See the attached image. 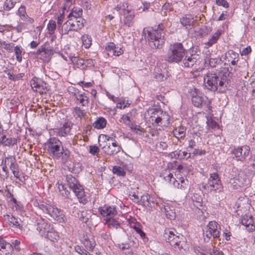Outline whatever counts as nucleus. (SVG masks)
<instances>
[{"label": "nucleus", "instance_id": "f257e3e1", "mask_svg": "<svg viewBox=\"0 0 255 255\" xmlns=\"http://www.w3.org/2000/svg\"><path fill=\"white\" fill-rule=\"evenodd\" d=\"M228 77L223 71H208L204 76V85L211 91L224 93L227 89Z\"/></svg>", "mask_w": 255, "mask_h": 255}, {"label": "nucleus", "instance_id": "f03ea898", "mask_svg": "<svg viewBox=\"0 0 255 255\" xmlns=\"http://www.w3.org/2000/svg\"><path fill=\"white\" fill-rule=\"evenodd\" d=\"M142 33L153 49L160 48L165 42L164 26L162 23L154 27L143 28Z\"/></svg>", "mask_w": 255, "mask_h": 255}, {"label": "nucleus", "instance_id": "7ed1b4c3", "mask_svg": "<svg viewBox=\"0 0 255 255\" xmlns=\"http://www.w3.org/2000/svg\"><path fill=\"white\" fill-rule=\"evenodd\" d=\"M149 121L154 127H168L170 124V117L160 108H149L145 113Z\"/></svg>", "mask_w": 255, "mask_h": 255}, {"label": "nucleus", "instance_id": "20e7f679", "mask_svg": "<svg viewBox=\"0 0 255 255\" xmlns=\"http://www.w3.org/2000/svg\"><path fill=\"white\" fill-rule=\"evenodd\" d=\"M38 207L45 215L46 218L51 217L54 221L59 223L65 222V215L63 214V211L56 206L42 202L38 204Z\"/></svg>", "mask_w": 255, "mask_h": 255}, {"label": "nucleus", "instance_id": "39448f33", "mask_svg": "<svg viewBox=\"0 0 255 255\" xmlns=\"http://www.w3.org/2000/svg\"><path fill=\"white\" fill-rule=\"evenodd\" d=\"M65 180L67 185L75 193L79 202L83 204L87 203L88 200L85 194L84 189L76 178L72 175L68 174L65 176Z\"/></svg>", "mask_w": 255, "mask_h": 255}, {"label": "nucleus", "instance_id": "423d86ee", "mask_svg": "<svg viewBox=\"0 0 255 255\" xmlns=\"http://www.w3.org/2000/svg\"><path fill=\"white\" fill-rule=\"evenodd\" d=\"M186 51L181 43H175L170 46L166 60L171 63H178L181 61Z\"/></svg>", "mask_w": 255, "mask_h": 255}, {"label": "nucleus", "instance_id": "0eeeda50", "mask_svg": "<svg viewBox=\"0 0 255 255\" xmlns=\"http://www.w3.org/2000/svg\"><path fill=\"white\" fill-rule=\"evenodd\" d=\"M163 179L170 184L172 185L175 188L179 189L182 191H185L187 189L189 185L188 180L184 177H177L175 178L173 174L168 170H165L160 175Z\"/></svg>", "mask_w": 255, "mask_h": 255}, {"label": "nucleus", "instance_id": "6e6552de", "mask_svg": "<svg viewBox=\"0 0 255 255\" xmlns=\"http://www.w3.org/2000/svg\"><path fill=\"white\" fill-rule=\"evenodd\" d=\"M191 102L193 105L197 108L204 107L209 111L212 110L211 102L206 96H203L197 89L192 90L190 94Z\"/></svg>", "mask_w": 255, "mask_h": 255}, {"label": "nucleus", "instance_id": "1a4fd4ad", "mask_svg": "<svg viewBox=\"0 0 255 255\" xmlns=\"http://www.w3.org/2000/svg\"><path fill=\"white\" fill-rule=\"evenodd\" d=\"M47 151L54 159H59L62 157L63 147L61 141L56 137L50 138L47 142Z\"/></svg>", "mask_w": 255, "mask_h": 255}, {"label": "nucleus", "instance_id": "9d476101", "mask_svg": "<svg viewBox=\"0 0 255 255\" xmlns=\"http://www.w3.org/2000/svg\"><path fill=\"white\" fill-rule=\"evenodd\" d=\"M220 226L215 221L210 222L203 230L205 242H208L211 237L218 238L220 235Z\"/></svg>", "mask_w": 255, "mask_h": 255}, {"label": "nucleus", "instance_id": "9b49d317", "mask_svg": "<svg viewBox=\"0 0 255 255\" xmlns=\"http://www.w3.org/2000/svg\"><path fill=\"white\" fill-rule=\"evenodd\" d=\"M230 149L233 158L242 162L246 160L250 153V147L247 145L241 146H234L230 147Z\"/></svg>", "mask_w": 255, "mask_h": 255}, {"label": "nucleus", "instance_id": "f8f14e48", "mask_svg": "<svg viewBox=\"0 0 255 255\" xmlns=\"http://www.w3.org/2000/svg\"><path fill=\"white\" fill-rule=\"evenodd\" d=\"M203 188L208 192L215 191L218 190L221 192L223 187L218 174L217 173L210 174L208 182L203 186Z\"/></svg>", "mask_w": 255, "mask_h": 255}, {"label": "nucleus", "instance_id": "ddd939ff", "mask_svg": "<svg viewBox=\"0 0 255 255\" xmlns=\"http://www.w3.org/2000/svg\"><path fill=\"white\" fill-rule=\"evenodd\" d=\"M229 184L233 189H238L247 186L249 184V180L244 171H240L238 175L230 178Z\"/></svg>", "mask_w": 255, "mask_h": 255}, {"label": "nucleus", "instance_id": "4468645a", "mask_svg": "<svg viewBox=\"0 0 255 255\" xmlns=\"http://www.w3.org/2000/svg\"><path fill=\"white\" fill-rule=\"evenodd\" d=\"M200 56L196 53H191L186 51L181 61V66L184 68H192L199 63Z\"/></svg>", "mask_w": 255, "mask_h": 255}, {"label": "nucleus", "instance_id": "2eb2a0df", "mask_svg": "<svg viewBox=\"0 0 255 255\" xmlns=\"http://www.w3.org/2000/svg\"><path fill=\"white\" fill-rule=\"evenodd\" d=\"M30 83L31 88L34 91L39 92L40 94L46 93L48 85L40 79L33 77Z\"/></svg>", "mask_w": 255, "mask_h": 255}, {"label": "nucleus", "instance_id": "dca6fc26", "mask_svg": "<svg viewBox=\"0 0 255 255\" xmlns=\"http://www.w3.org/2000/svg\"><path fill=\"white\" fill-rule=\"evenodd\" d=\"M4 162L5 164L9 165V169L13 173L14 177L22 181L21 179L19 178V165L16 162L15 157L12 156L6 157L4 159Z\"/></svg>", "mask_w": 255, "mask_h": 255}, {"label": "nucleus", "instance_id": "f3484780", "mask_svg": "<svg viewBox=\"0 0 255 255\" xmlns=\"http://www.w3.org/2000/svg\"><path fill=\"white\" fill-rule=\"evenodd\" d=\"M164 237L173 249L175 246H177L178 243L181 241L183 239V237H180L175 235L173 232L169 230H166L164 234Z\"/></svg>", "mask_w": 255, "mask_h": 255}, {"label": "nucleus", "instance_id": "a211bd4d", "mask_svg": "<svg viewBox=\"0 0 255 255\" xmlns=\"http://www.w3.org/2000/svg\"><path fill=\"white\" fill-rule=\"evenodd\" d=\"M122 149L121 145L118 142H106V145L102 147L104 153L108 155H114L119 153Z\"/></svg>", "mask_w": 255, "mask_h": 255}, {"label": "nucleus", "instance_id": "6ab92c4d", "mask_svg": "<svg viewBox=\"0 0 255 255\" xmlns=\"http://www.w3.org/2000/svg\"><path fill=\"white\" fill-rule=\"evenodd\" d=\"M158 201H159V199L148 194L143 195L140 198V202H142L143 205L153 208H157L160 205Z\"/></svg>", "mask_w": 255, "mask_h": 255}, {"label": "nucleus", "instance_id": "aec40b11", "mask_svg": "<svg viewBox=\"0 0 255 255\" xmlns=\"http://www.w3.org/2000/svg\"><path fill=\"white\" fill-rule=\"evenodd\" d=\"M74 90L73 96L76 100L77 103L81 104L82 106L87 107L89 103V99L87 94L84 92L79 91L77 89Z\"/></svg>", "mask_w": 255, "mask_h": 255}, {"label": "nucleus", "instance_id": "412c9836", "mask_svg": "<svg viewBox=\"0 0 255 255\" xmlns=\"http://www.w3.org/2000/svg\"><path fill=\"white\" fill-rule=\"evenodd\" d=\"M5 220L7 221L9 226L16 229L21 230L22 228V222L21 219L13 215H6Z\"/></svg>", "mask_w": 255, "mask_h": 255}, {"label": "nucleus", "instance_id": "4be33fe9", "mask_svg": "<svg viewBox=\"0 0 255 255\" xmlns=\"http://www.w3.org/2000/svg\"><path fill=\"white\" fill-rule=\"evenodd\" d=\"M84 19L82 17H69L68 24L71 25L72 30L78 31L84 26L83 21Z\"/></svg>", "mask_w": 255, "mask_h": 255}, {"label": "nucleus", "instance_id": "5701e85b", "mask_svg": "<svg viewBox=\"0 0 255 255\" xmlns=\"http://www.w3.org/2000/svg\"><path fill=\"white\" fill-rule=\"evenodd\" d=\"M100 213L102 216L106 217V219L113 218L116 215L117 211L115 206L105 207L100 210Z\"/></svg>", "mask_w": 255, "mask_h": 255}, {"label": "nucleus", "instance_id": "b1692460", "mask_svg": "<svg viewBox=\"0 0 255 255\" xmlns=\"http://www.w3.org/2000/svg\"><path fill=\"white\" fill-rule=\"evenodd\" d=\"M123 19V23L124 25L128 26L131 27L134 24V17L135 16L134 11L128 9L125 11Z\"/></svg>", "mask_w": 255, "mask_h": 255}, {"label": "nucleus", "instance_id": "393cba45", "mask_svg": "<svg viewBox=\"0 0 255 255\" xmlns=\"http://www.w3.org/2000/svg\"><path fill=\"white\" fill-rule=\"evenodd\" d=\"M159 208L160 211L165 214L166 217L170 220H174L176 217L175 212L172 207H170L169 205H164L163 204L159 205Z\"/></svg>", "mask_w": 255, "mask_h": 255}, {"label": "nucleus", "instance_id": "a878e982", "mask_svg": "<svg viewBox=\"0 0 255 255\" xmlns=\"http://www.w3.org/2000/svg\"><path fill=\"white\" fill-rule=\"evenodd\" d=\"M81 242L85 247L89 251H93L96 245L95 239L91 235L84 236L81 240Z\"/></svg>", "mask_w": 255, "mask_h": 255}, {"label": "nucleus", "instance_id": "bb28decb", "mask_svg": "<svg viewBox=\"0 0 255 255\" xmlns=\"http://www.w3.org/2000/svg\"><path fill=\"white\" fill-rule=\"evenodd\" d=\"M224 59L230 62L232 65H235L239 60V55L233 50H229L225 53Z\"/></svg>", "mask_w": 255, "mask_h": 255}, {"label": "nucleus", "instance_id": "cd10ccee", "mask_svg": "<svg viewBox=\"0 0 255 255\" xmlns=\"http://www.w3.org/2000/svg\"><path fill=\"white\" fill-rule=\"evenodd\" d=\"M73 124L70 122H66L62 126L57 129V135L59 136H65L69 134L72 128Z\"/></svg>", "mask_w": 255, "mask_h": 255}, {"label": "nucleus", "instance_id": "c85d7f7f", "mask_svg": "<svg viewBox=\"0 0 255 255\" xmlns=\"http://www.w3.org/2000/svg\"><path fill=\"white\" fill-rule=\"evenodd\" d=\"M171 156L177 159H187L192 158L191 154L188 151L175 150L171 153Z\"/></svg>", "mask_w": 255, "mask_h": 255}, {"label": "nucleus", "instance_id": "c756f323", "mask_svg": "<svg viewBox=\"0 0 255 255\" xmlns=\"http://www.w3.org/2000/svg\"><path fill=\"white\" fill-rule=\"evenodd\" d=\"M36 224L37 226V230L41 234V233H46L49 227V225L47 221L41 218L36 220Z\"/></svg>", "mask_w": 255, "mask_h": 255}, {"label": "nucleus", "instance_id": "7c9ffc66", "mask_svg": "<svg viewBox=\"0 0 255 255\" xmlns=\"http://www.w3.org/2000/svg\"><path fill=\"white\" fill-rule=\"evenodd\" d=\"M186 128L185 127L181 126L176 128L173 131L172 133L178 140L183 139L186 135Z\"/></svg>", "mask_w": 255, "mask_h": 255}, {"label": "nucleus", "instance_id": "2f4dec72", "mask_svg": "<svg viewBox=\"0 0 255 255\" xmlns=\"http://www.w3.org/2000/svg\"><path fill=\"white\" fill-rule=\"evenodd\" d=\"M180 23L183 26L187 28L190 27L194 23V17L191 14H186L180 18Z\"/></svg>", "mask_w": 255, "mask_h": 255}, {"label": "nucleus", "instance_id": "473e14b6", "mask_svg": "<svg viewBox=\"0 0 255 255\" xmlns=\"http://www.w3.org/2000/svg\"><path fill=\"white\" fill-rule=\"evenodd\" d=\"M221 34L222 30L218 29L216 32L212 35L211 38L209 39L208 41L206 42L205 44L207 45L208 47L212 46L213 44L217 43Z\"/></svg>", "mask_w": 255, "mask_h": 255}, {"label": "nucleus", "instance_id": "72a5a7b5", "mask_svg": "<svg viewBox=\"0 0 255 255\" xmlns=\"http://www.w3.org/2000/svg\"><path fill=\"white\" fill-rule=\"evenodd\" d=\"M107 121L105 118L102 117H98L93 123V126L97 129H103L106 126Z\"/></svg>", "mask_w": 255, "mask_h": 255}, {"label": "nucleus", "instance_id": "f704fd0d", "mask_svg": "<svg viewBox=\"0 0 255 255\" xmlns=\"http://www.w3.org/2000/svg\"><path fill=\"white\" fill-rule=\"evenodd\" d=\"M105 224L111 229H118L121 228V224L118 220L114 219H105Z\"/></svg>", "mask_w": 255, "mask_h": 255}, {"label": "nucleus", "instance_id": "c9c22d12", "mask_svg": "<svg viewBox=\"0 0 255 255\" xmlns=\"http://www.w3.org/2000/svg\"><path fill=\"white\" fill-rule=\"evenodd\" d=\"M241 223L246 227H250L251 226V227L249 229L250 231H254L255 230V226L253 225L252 216H244L241 220Z\"/></svg>", "mask_w": 255, "mask_h": 255}, {"label": "nucleus", "instance_id": "e433bc0d", "mask_svg": "<svg viewBox=\"0 0 255 255\" xmlns=\"http://www.w3.org/2000/svg\"><path fill=\"white\" fill-rule=\"evenodd\" d=\"M13 51L14 52L16 59L18 62L22 61V55L25 54L24 49L21 45H18L14 47Z\"/></svg>", "mask_w": 255, "mask_h": 255}, {"label": "nucleus", "instance_id": "4c0bfd02", "mask_svg": "<svg viewBox=\"0 0 255 255\" xmlns=\"http://www.w3.org/2000/svg\"><path fill=\"white\" fill-rule=\"evenodd\" d=\"M42 52H44L48 56L53 54V51L52 48L50 46H47L46 45H41L37 50L36 54L39 55Z\"/></svg>", "mask_w": 255, "mask_h": 255}, {"label": "nucleus", "instance_id": "58836bf2", "mask_svg": "<svg viewBox=\"0 0 255 255\" xmlns=\"http://www.w3.org/2000/svg\"><path fill=\"white\" fill-rule=\"evenodd\" d=\"M186 243L184 241V239H183L178 243L176 246H175L173 250L178 253L183 254L186 250Z\"/></svg>", "mask_w": 255, "mask_h": 255}, {"label": "nucleus", "instance_id": "ea45409f", "mask_svg": "<svg viewBox=\"0 0 255 255\" xmlns=\"http://www.w3.org/2000/svg\"><path fill=\"white\" fill-rule=\"evenodd\" d=\"M13 252L12 245L7 243L2 250H0V255H11Z\"/></svg>", "mask_w": 255, "mask_h": 255}, {"label": "nucleus", "instance_id": "a19ab883", "mask_svg": "<svg viewBox=\"0 0 255 255\" xmlns=\"http://www.w3.org/2000/svg\"><path fill=\"white\" fill-rule=\"evenodd\" d=\"M13 252L12 245L7 243L2 250H0V255H11Z\"/></svg>", "mask_w": 255, "mask_h": 255}, {"label": "nucleus", "instance_id": "79ce46f5", "mask_svg": "<svg viewBox=\"0 0 255 255\" xmlns=\"http://www.w3.org/2000/svg\"><path fill=\"white\" fill-rule=\"evenodd\" d=\"M81 39L83 43V46L86 49L90 48L92 44V38L87 34H84L82 36Z\"/></svg>", "mask_w": 255, "mask_h": 255}, {"label": "nucleus", "instance_id": "37998d69", "mask_svg": "<svg viewBox=\"0 0 255 255\" xmlns=\"http://www.w3.org/2000/svg\"><path fill=\"white\" fill-rule=\"evenodd\" d=\"M85 110L81 109L80 107H76L73 109L74 117L77 119H81L85 115Z\"/></svg>", "mask_w": 255, "mask_h": 255}, {"label": "nucleus", "instance_id": "c03bdc74", "mask_svg": "<svg viewBox=\"0 0 255 255\" xmlns=\"http://www.w3.org/2000/svg\"><path fill=\"white\" fill-rule=\"evenodd\" d=\"M17 139L14 137H6L1 144L4 146H11L17 144Z\"/></svg>", "mask_w": 255, "mask_h": 255}, {"label": "nucleus", "instance_id": "a18cd8bd", "mask_svg": "<svg viewBox=\"0 0 255 255\" xmlns=\"http://www.w3.org/2000/svg\"><path fill=\"white\" fill-rule=\"evenodd\" d=\"M56 27V22L53 20H50L47 24V29L50 34H53L54 33L55 29Z\"/></svg>", "mask_w": 255, "mask_h": 255}, {"label": "nucleus", "instance_id": "49530a36", "mask_svg": "<svg viewBox=\"0 0 255 255\" xmlns=\"http://www.w3.org/2000/svg\"><path fill=\"white\" fill-rule=\"evenodd\" d=\"M16 2V0H6L4 3V9L6 10H9L14 7Z\"/></svg>", "mask_w": 255, "mask_h": 255}, {"label": "nucleus", "instance_id": "de8ad7c7", "mask_svg": "<svg viewBox=\"0 0 255 255\" xmlns=\"http://www.w3.org/2000/svg\"><path fill=\"white\" fill-rule=\"evenodd\" d=\"M113 172L114 174L118 176H124L126 175V172L121 167L115 166L113 168Z\"/></svg>", "mask_w": 255, "mask_h": 255}, {"label": "nucleus", "instance_id": "09e8293b", "mask_svg": "<svg viewBox=\"0 0 255 255\" xmlns=\"http://www.w3.org/2000/svg\"><path fill=\"white\" fill-rule=\"evenodd\" d=\"M18 13L22 20L25 21L28 18L24 6H21L18 10Z\"/></svg>", "mask_w": 255, "mask_h": 255}, {"label": "nucleus", "instance_id": "8fccbe9b", "mask_svg": "<svg viewBox=\"0 0 255 255\" xmlns=\"http://www.w3.org/2000/svg\"><path fill=\"white\" fill-rule=\"evenodd\" d=\"M41 236L47 238L49 240L53 241L54 240H56L57 236L55 233L49 232L47 231L46 233H41Z\"/></svg>", "mask_w": 255, "mask_h": 255}, {"label": "nucleus", "instance_id": "3c124183", "mask_svg": "<svg viewBox=\"0 0 255 255\" xmlns=\"http://www.w3.org/2000/svg\"><path fill=\"white\" fill-rule=\"evenodd\" d=\"M72 30L71 25L68 24V20L62 26L61 33L62 35L67 34L69 31Z\"/></svg>", "mask_w": 255, "mask_h": 255}, {"label": "nucleus", "instance_id": "603ef678", "mask_svg": "<svg viewBox=\"0 0 255 255\" xmlns=\"http://www.w3.org/2000/svg\"><path fill=\"white\" fill-rule=\"evenodd\" d=\"M128 6L127 3L119 4L116 7L115 9L120 12V13L123 14L125 11L128 10Z\"/></svg>", "mask_w": 255, "mask_h": 255}, {"label": "nucleus", "instance_id": "864d4df0", "mask_svg": "<svg viewBox=\"0 0 255 255\" xmlns=\"http://www.w3.org/2000/svg\"><path fill=\"white\" fill-rule=\"evenodd\" d=\"M6 165L7 164H4L2 168V171L4 172V174L0 173V178L3 181L7 179L9 176V171Z\"/></svg>", "mask_w": 255, "mask_h": 255}, {"label": "nucleus", "instance_id": "5fc2aeb1", "mask_svg": "<svg viewBox=\"0 0 255 255\" xmlns=\"http://www.w3.org/2000/svg\"><path fill=\"white\" fill-rule=\"evenodd\" d=\"M82 14V9L81 8H79L78 10L76 9L72 11V12L69 15L68 17H81V15Z\"/></svg>", "mask_w": 255, "mask_h": 255}, {"label": "nucleus", "instance_id": "6e6d98bb", "mask_svg": "<svg viewBox=\"0 0 255 255\" xmlns=\"http://www.w3.org/2000/svg\"><path fill=\"white\" fill-rule=\"evenodd\" d=\"M74 249L75 251L80 255H89L90 254L88 252L79 246H75Z\"/></svg>", "mask_w": 255, "mask_h": 255}, {"label": "nucleus", "instance_id": "4d7b16f0", "mask_svg": "<svg viewBox=\"0 0 255 255\" xmlns=\"http://www.w3.org/2000/svg\"><path fill=\"white\" fill-rule=\"evenodd\" d=\"M116 47V44L114 42H109L107 44L105 49L109 52L108 54L110 55V53L113 54Z\"/></svg>", "mask_w": 255, "mask_h": 255}, {"label": "nucleus", "instance_id": "13d9d810", "mask_svg": "<svg viewBox=\"0 0 255 255\" xmlns=\"http://www.w3.org/2000/svg\"><path fill=\"white\" fill-rule=\"evenodd\" d=\"M14 47V44L13 43H6L5 42L3 46L4 49L9 52H13Z\"/></svg>", "mask_w": 255, "mask_h": 255}, {"label": "nucleus", "instance_id": "bf43d9fd", "mask_svg": "<svg viewBox=\"0 0 255 255\" xmlns=\"http://www.w3.org/2000/svg\"><path fill=\"white\" fill-rule=\"evenodd\" d=\"M100 151V149L96 145H91L89 147V152L94 155H97Z\"/></svg>", "mask_w": 255, "mask_h": 255}, {"label": "nucleus", "instance_id": "052dcab7", "mask_svg": "<svg viewBox=\"0 0 255 255\" xmlns=\"http://www.w3.org/2000/svg\"><path fill=\"white\" fill-rule=\"evenodd\" d=\"M3 72L5 74H6L9 79L11 80H15V76L10 70L8 69L7 68H5V69L3 70Z\"/></svg>", "mask_w": 255, "mask_h": 255}, {"label": "nucleus", "instance_id": "680f3d73", "mask_svg": "<svg viewBox=\"0 0 255 255\" xmlns=\"http://www.w3.org/2000/svg\"><path fill=\"white\" fill-rule=\"evenodd\" d=\"M228 228L229 229H230L229 227H228ZM223 236L225 237L226 241H230L231 237L232 236V234L230 231V230H228V229L226 228L223 232Z\"/></svg>", "mask_w": 255, "mask_h": 255}, {"label": "nucleus", "instance_id": "e2e57ef3", "mask_svg": "<svg viewBox=\"0 0 255 255\" xmlns=\"http://www.w3.org/2000/svg\"><path fill=\"white\" fill-rule=\"evenodd\" d=\"M65 18V15L64 14V12L62 13H60L58 16L57 20V25L58 27H60L63 21Z\"/></svg>", "mask_w": 255, "mask_h": 255}, {"label": "nucleus", "instance_id": "0e129e2a", "mask_svg": "<svg viewBox=\"0 0 255 255\" xmlns=\"http://www.w3.org/2000/svg\"><path fill=\"white\" fill-rule=\"evenodd\" d=\"M5 192L7 193L6 194V197L7 198H10V200L12 201L14 203H16V200L14 198L13 195L10 192L9 189H8L6 186V189H5Z\"/></svg>", "mask_w": 255, "mask_h": 255}, {"label": "nucleus", "instance_id": "69168bd1", "mask_svg": "<svg viewBox=\"0 0 255 255\" xmlns=\"http://www.w3.org/2000/svg\"><path fill=\"white\" fill-rule=\"evenodd\" d=\"M122 120L123 121V123L126 125H129L130 123V118L128 116V114L127 115H123L122 117Z\"/></svg>", "mask_w": 255, "mask_h": 255}, {"label": "nucleus", "instance_id": "338daca9", "mask_svg": "<svg viewBox=\"0 0 255 255\" xmlns=\"http://www.w3.org/2000/svg\"><path fill=\"white\" fill-rule=\"evenodd\" d=\"M129 196L130 199L135 203H137L140 201V199H139V197L135 193L130 194Z\"/></svg>", "mask_w": 255, "mask_h": 255}, {"label": "nucleus", "instance_id": "774afa93", "mask_svg": "<svg viewBox=\"0 0 255 255\" xmlns=\"http://www.w3.org/2000/svg\"><path fill=\"white\" fill-rule=\"evenodd\" d=\"M139 128V126H135L134 127H131V129L133 132H135L136 134L139 135H142L143 129H140Z\"/></svg>", "mask_w": 255, "mask_h": 255}]
</instances>
